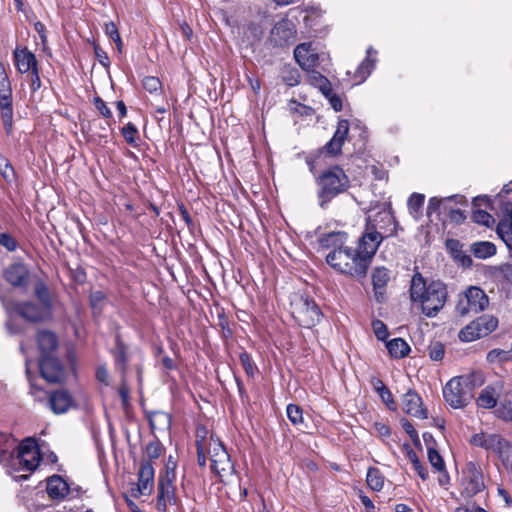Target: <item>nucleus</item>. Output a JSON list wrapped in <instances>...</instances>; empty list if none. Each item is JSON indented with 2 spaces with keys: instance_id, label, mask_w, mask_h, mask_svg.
I'll return each instance as SVG.
<instances>
[{
  "instance_id": "45",
  "label": "nucleus",
  "mask_w": 512,
  "mask_h": 512,
  "mask_svg": "<svg viewBox=\"0 0 512 512\" xmlns=\"http://www.w3.org/2000/svg\"><path fill=\"white\" fill-rule=\"evenodd\" d=\"M89 300L93 312L95 314L101 313L106 302L105 294L102 291H94L90 294Z\"/></svg>"
},
{
  "instance_id": "9",
  "label": "nucleus",
  "mask_w": 512,
  "mask_h": 512,
  "mask_svg": "<svg viewBox=\"0 0 512 512\" xmlns=\"http://www.w3.org/2000/svg\"><path fill=\"white\" fill-rule=\"evenodd\" d=\"M153 483L154 467L151 461H142L138 472V483L131 488V495L135 498L141 495H149L152 492Z\"/></svg>"
},
{
  "instance_id": "48",
  "label": "nucleus",
  "mask_w": 512,
  "mask_h": 512,
  "mask_svg": "<svg viewBox=\"0 0 512 512\" xmlns=\"http://www.w3.org/2000/svg\"><path fill=\"white\" fill-rule=\"evenodd\" d=\"M0 174L7 182H12L15 179V172L11 163L3 156H0Z\"/></svg>"
},
{
  "instance_id": "36",
  "label": "nucleus",
  "mask_w": 512,
  "mask_h": 512,
  "mask_svg": "<svg viewBox=\"0 0 512 512\" xmlns=\"http://www.w3.org/2000/svg\"><path fill=\"white\" fill-rule=\"evenodd\" d=\"M366 481L374 491H380L384 486V476L379 469L370 467L367 471Z\"/></svg>"
},
{
  "instance_id": "54",
  "label": "nucleus",
  "mask_w": 512,
  "mask_h": 512,
  "mask_svg": "<svg viewBox=\"0 0 512 512\" xmlns=\"http://www.w3.org/2000/svg\"><path fill=\"white\" fill-rule=\"evenodd\" d=\"M429 356L433 361H440L445 354L444 345L440 342H434L428 347Z\"/></svg>"
},
{
  "instance_id": "25",
  "label": "nucleus",
  "mask_w": 512,
  "mask_h": 512,
  "mask_svg": "<svg viewBox=\"0 0 512 512\" xmlns=\"http://www.w3.org/2000/svg\"><path fill=\"white\" fill-rule=\"evenodd\" d=\"M376 53L377 52L372 47H369L367 49L366 58L360 63L354 74V77L357 80V84L364 82L373 71L376 63V58L372 57V55H376Z\"/></svg>"
},
{
  "instance_id": "14",
  "label": "nucleus",
  "mask_w": 512,
  "mask_h": 512,
  "mask_svg": "<svg viewBox=\"0 0 512 512\" xmlns=\"http://www.w3.org/2000/svg\"><path fill=\"white\" fill-rule=\"evenodd\" d=\"M484 489V481L481 470L476 464L470 462L465 471V493L472 497Z\"/></svg>"
},
{
  "instance_id": "61",
  "label": "nucleus",
  "mask_w": 512,
  "mask_h": 512,
  "mask_svg": "<svg viewBox=\"0 0 512 512\" xmlns=\"http://www.w3.org/2000/svg\"><path fill=\"white\" fill-rule=\"evenodd\" d=\"M94 54L98 62L105 68L109 67L110 60L107 53L98 45L94 44Z\"/></svg>"
},
{
  "instance_id": "56",
  "label": "nucleus",
  "mask_w": 512,
  "mask_h": 512,
  "mask_svg": "<svg viewBox=\"0 0 512 512\" xmlns=\"http://www.w3.org/2000/svg\"><path fill=\"white\" fill-rule=\"evenodd\" d=\"M283 81L288 85V86H296L299 84L300 82V74H299V71L297 69H289V70H286L284 72V75H283Z\"/></svg>"
},
{
  "instance_id": "29",
  "label": "nucleus",
  "mask_w": 512,
  "mask_h": 512,
  "mask_svg": "<svg viewBox=\"0 0 512 512\" xmlns=\"http://www.w3.org/2000/svg\"><path fill=\"white\" fill-rule=\"evenodd\" d=\"M386 348L389 354L397 359L406 357L410 352V346L402 338H394L386 342Z\"/></svg>"
},
{
  "instance_id": "46",
  "label": "nucleus",
  "mask_w": 512,
  "mask_h": 512,
  "mask_svg": "<svg viewBox=\"0 0 512 512\" xmlns=\"http://www.w3.org/2000/svg\"><path fill=\"white\" fill-rule=\"evenodd\" d=\"M286 414L289 421L293 425H300L303 423V412L302 409L295 404H289L286 408Z\"/></svg>"
},
{
  "instance_id": "4",
  "label": "nucleus",
  "mask_w": 512,
  "mask_h": 512,
  "mask_svg": "<svg viewBox=\"0 0 512 512\" xmlns=\"http://www.w3.org/2000/svg\"><path fill=\"white\" fill-rule=\"evenodd\" d=\"M317 185L319 187L317 192L319 206L325 209L332 199L349 188L350 181L343 169L336 166L324 171L318 177Z\"/></svg>"
},
{
  "instance_id": "20",
  "label": "nucleus",
  "mask_w": 512,
  "mask_h": 512,
  "mask_svg": "<svg viewBox=\"0 0 512 512\" xmlns=\"http://www.w3.org/2000/svg\"><path fill=\"white\" fill-rule=\"evenodd\" d=\"M73 403L71 395L64 389L52 392L48 400L49 407L55 414L66 413Z\"/></svg>"
},
{
  "instance_id": "12",
  "label": "nucleus",
  "mask_w": 512,
  "mask_h": 512,
  "mask_svg": "<svg viewBox=\"0 0 512 512\" xmlns=\"http://www.w3.org/2000/svg\"><path fill=\"white\" fill-rule=\"evenodd\" d=\"M41 376L50 383L60 382L64 377V369L60 361L53 355H45L39 361Z\"/></svg>"
},
{
  "instance_id": "21",
  "label": "nucleus",
  "mask_w": 512,
  "mask_h": 512,
  "mask_svg": "<svg viewBox=\"0 0 512 512\" xmlns=\"http://www.w3.org/2000/svg\"><path fill=\"white\" fill-rule=\"evenodd\" d=\"M46 490L49 497L54 500H62L73 491L68 483L59 475H53L48 478Z\"/></svg>"
},
{
  "instance_id": "24",
  "label": "nucleus",
  "mask_w": 512,
  "mask_h": 512,
  "mask_svg": "<svg viewBox=\"0 0 512 512\" xmlns=\"http://www.w3.org/2000/svg\"><path fill=\"white\" fill-rule=\"evenodd\" d=\"M37 343L41 357H45V355H53V352L58 347V339L56 335L49 330H40L38 332Z\"/></svg>"
},
{
  "instance_id": "52",
  "label": "nucleus",
  "mask_w": 512,
  "mask_h": 512,
  "mask_svg": "<svg viewBox=\"0 0 512 512\" xmlns=\"http://www.w3.org/2000/svg\"><path fill=\"white\" fill-rule=\"evenodd\" d=\"M162 451L163 445L158 440L152 441L146 446V455L150 460L158 459Z\"/></svg>"
},
{
  "instance_id": "1",
  "label": "nucleus",
  "mask_w": 512,
  "mask_h": 512,
  "mask_svg": "<svg viewBox=\"0 0 512 512\" xmlns=\"http://www.w3.org/2000/svg\"><path fill=\"white\" fill-rule=\"evenodd\" d=\"M346 241L347 234L344 232H332L321 237V247L330 249L326 262L335 271L362 280L368 271L366 262L355 248L345 245Z\"/></svg>"
},
{
  "instance_id": "62",
  "label": "nucleus",
  "mask_w": 512,
  "mask_h": 512,
  "mask_svg": "<svg viewBox=\"0 0 512 512\" xmlns=\"http://www.w3.org/2000/svg\"><path fill=\"white\" fill-rule=\"evenodd\" d=\"M126 361L127 358L124 346L122 344H118L115 352V363L120 369L124 370Z\"/></svg>"
},
{
  "instance_id": "37",
  "label": "nucleus",
  "mask_w": 512,
  "mask_h": 512,
  "mask_svg": "<svg viewBox=\"0 0 512 512\" xmlns=\"http://www.w3.org/2000/svg\"><path fill=\"white\" fill-rule=\"evenodd\" d=\"M35 296L39 300L40 304L46 308V310H51V297L50 292L48 290L47 285L39 280L35 284Z\"/></svg>"
},
{
  "instance_id": "8",
  "label": "nucleus",
  "mask_w": 512,
  "mask_h": 512,
  "mask_svg": "<svg viewBox=\"0 0 512 512\" xmlns=\"http://www.w3.org/2000/svg\"><path fill=\"white\" fill-rule=\"evenodd\" d=\"M464 203V197L461 195H452L448 197H431L428 201L426 208V214L430 218L432 215H436L440 219L441 215L446 218L450 214V211L457 205Z\"/></svg>"
},
{
  "instance_id": "18",
  "label": "nucleus",
  "mask_w": 512,
  "mask_h": 512,
  "mask_svg": "<svg viewBox=\"0 0 512 512\" xmlns=\"http://www.w3.org/2000/svg\"><path fill=\"white\" fill-rule=\"evenodd\" d=\"M349 132V122L347 120H340L337 129L331 140L325 145V150L330 155H337L341 152L342 146L347 138Z\"/></svg>"
},
{
  "instance_id": "23",
  "label": "nucleus",
  "mask_w": 512,
  "mask_h": 512,
  "mask_svg": "<svg viewBox=\"0 0 512 512\" xmlns=\"http://www.w3.org/2000/svg\"><path fill=\"white\" fill-rule=\"evenodd\" d=\"M501 389L502 384L500 382L486 386L476 399L477 406L483 409L494 408L497 405Z\"/></svg>"
},
{
  "instance_id": "31",
  "label": "nucleus",
  "mask_w": 512,
  "mask_h": 512,
  "mask_svg": "<svg viewBox=\"0 0 512 512\" xmlns=\"http://www.w3.org/2000/svg\"><path fill=\"white\" fill-rule=\"evenodd\" d=\"M308 81L311 85L319 88L325 97H329L331 94V83L321 73L311 70L308 74Z\"/></svg>"
},
{
  "instance_id": "57",
  "label": "nucleus",
  "mask_w": 512,
  "mask_h": 512,
  "mask_svg": "<svg viewBox=\"0 0 512 512\" xmlns=\"http://www.w3.org/2000/svg\"><path fill=\"white\" fill-rule=\"evenodd\" d=\"M375 336L380 341H385L388 337V329L381 320H375L372 323Z\"/></svg>"
},
{
  "instance_id": "49",
  "label": "nucleus",
  "mask_w": 512,
  "mask_h": 512,
  "mask_svg": "<svg viewBox=\"0 0 512 512\" xmlns=\"http://www.w3.org/2000/svg\"><path fill=\"white\" fill-rule=\"evenodd\" d=\"M104 30H105V34L116 43L118 50L121 51L122 40H121V37H120V34H119L116 24L114 22L110 21L105 24Z\"/></svg>"
},
{
  "instance_id": "10",
  "label": "nucleus",
  "mask_w": 512,
  "mask_h": 512,
  "mask_svg": "<svg viewBox=\"0 0 512 512\" xmlns=\"http://www.w3.org/2000/svg\"><path fill=\"white\" fill-rule=\"evenodd\" d=\"M383 237L378 231H367L358 241L355 250L365 260L367 268H369L372 258L375 255Z\"/></svg>"
},
{
  "instance_id": "26",
  "label": "nucleus",
  "mask_w": 512,
  "mask_h": 512,
  "mask_svg": "<svg viewBox=\"0 0 512 512\" xmlns=\"http://www.w3.org/2000/svg\"><path fill=\"white\" fill-rule=\"evenodd\" d=\"M293 37V30L288 21L277 22L271 30V38L277 45H283Z\"/></svg>"
},
{
  "instance_id": "53",
  "label": "nucleus",
  "mask_w": 512,
  "mask_h": 512,
  "mask_svg": "<svg viewBox=\"0 0 512 512\" xmlns=\"http://www.w3.org/2000/svg\"><path fill=\"white\" fill-rule=\"evenodd\" d=\"M122 135L128 144L134 145L136 140L135 137L138 133L137 127L129 122L122 128Z\"/></svg>"
},
{
  "instance_id": "60",
  "label": "nucleus",
  "mask_w": 512,
  "mask_h": 512,
  "mask_svg": "<svg viewBox=\"0 0 512 512\" xmlns=\"http://www.w3.org/2000/svg\"><path fill=\"white\" fill-rule=\"evenodd\" d=\"M94 106L104 118L110 119L112 117V112L110 108L107 106L105 101L100 97L94 98Z\"/></svg>"
},
{
  "instance_id": "34",
  "label": "nucleus",
  "mask_w": 512,
  "mask_h": 512,
  "mask_svg": "<svg viewBox=\"0 0 512 512\" xmlns=\"http://www.w3.org/2000/svg\"><path fill=\"white\" fill-rule=\"evenodd\" d=\"M508 448V442L499 434H488L486 446L484 449L495 452L497 454L503 453Z\"/></svg>"
},
{
  "instance_id": "17",
  "label": "nucleus",
  "mask_w": 512,
  "mask_h": 512,
  "mask_svg": "<svg viewBox=\"0 0 512 512\" xmlns=\"http://www.w3.org/2000/svg\"><path fill=\"white\" fill-rule=\"evenodd\" d=\"M15 66L19 73L24 74L38 68L35 55L25 48H16L13 52Z\"/></svg>"
},
{
  "instance_id": "35",
  "label": "nucleus",
  "mask_w": 512,
  "mask_h": 512,
  "mask_svg": "<svg viewBox=\"0 0 512 512\" xmlns=\"http://www.w3.org/2000/svg\"><path fill=\"white\" fill-rule=\"evenodd\" d=\"M482 337L493 332L498 326V320L494 316L484 315L475 320Z\"/></svg>"
},
{
  "instance_id": "15",
  "label": "nucleus",
  "mask_w": 512,
  "mask_h": 512,
  "mask_svg": "<svg viewBox=\"0 0 512 512\" xmlns=\"http://www.w3.org/2000/svg\"><path fill=\"white\" fill-rule=\"evenodd\" d=\"M294 57L297 63L305 70L316 66L318 54L312 49L311 43H301L294 49Z\"/></svg>"
},
{
  "instance_id": "58",
  "label": "nucleus",
  "mask_w": 512,
  "mask_h": 512,
  "mask_svg": "<svg viewBox=\"0 0 512 512\" xmlns=\"http://www.w3.org/2000/svg\"><path fill=\"white\" fill-rule=\"evenodd\" d=\"M32 451H39L37 443L31 438H26L18 446V454H27Z\"/></svg>"
},
{
  "instance_id": "22",
  "label": "nucleus",
  "mask_w": 512,
  "mask_h": 512,
  "mask_svg": "<svg viewBox=\"0 0 512 512\" xmlns=\"http://www.w3.org/2000/svg\"><path fill=\"white\" fill-rule=\"evenodd\" d=\"M16 312L24 319L31 322L42 321L50 312L42 305L38 306L32 302H25L16 306Z\"/></svg>"
},
{
  "instance_id": "30",
  "label": "nucleus",
  "mask_w": 512,
  "mask_h": 512,
  "mask_svg": "<svg viewBox=\"0 0 512 512\" xmlns=\"http://www.w3.org/2000/svg\"><path fill=\"white\" fill-rule=\"evenodd\" d=\"M425 196L420 193H413L410 195L407 201L409 214L414 220H419L423 215Z\"/></svg>"
},
{
  "instance_id": "41",
  "label": "nucleus",
  "mask_w": 512,
  "mask_h": 512,
  "mask_svg": "<svg viewBox=\"0 0 512 512\" xmlns=\"http://www.w3.org/2000/svg\"><path fill=\"white\" fill-rule=\"evenodd\" d=\"M12 97V88L4 64L0 61V98Z\"/></svg>"
},
{
  "instance_id": "28",
  "label": "nucleus",
  "mask_w": 512,
  "mask_h": 512,
  "mask_svg": "<svg viewBox=\"0 0 512 512\" xmlns=\"http://www.w3.org/2000/svg\"><path fill=\"white\" fill-rule=\"evenodd\" d=\"M495 201L503 212L509 216L508 219H512V182L504 185L496 196Z\"/></svg>"
},
{
  "instance_id": "42",
  "label": "nucleus",
  "mask_w": 512,
  "mask_h": 512,
  "mask_svg": "<svg viewBox=\"0 0 512 512\" xmlns=\"http://www.w3.org/2000/svg\"><path fill=\"white\" fill-rule=\"evenodd\" d=\"M0 247L7 252H14L18 248V241L12 233L2 231L0 232Z\"/></svg>"
},
{
  "instance_id": "6",
  "label": "nucleus",
  "mask_w": 512,
  "mask_h": 512,
  "mask_svg": "<svg viewBox=\"0 0 512 512\" xmlns=\"http://www.w3.org/2000/svg\"><path fill=\"white\" fill-rule=\"evenodd\" d=\"M208 454L211 460V470L220 481L228 484L236 478L235 468L231 462L230 455L219 439L210 437L208 440Z\"/></svg>"
},
{
  "instance_id": "16",
  "label": "nucleus",
  "mask_w": 512,
  "mask_h": 512,
  "mask_svg": "<svg viewBox=\"0 0 512 512\" xmlns=\"http://www.w3.org/2000/svg\"><path fill=\"white\" fill-rule=\"evenodd\" d=\"M390 280V271L385 267H377L372 273L374 297L378 303L386 300L385 288Z\"/></svg>"
},
{
  "instance_id": "47",
  "label": "nucleus",
  "mask_w": 512,
  "mask_h": 512,
  "mask_svg": "<svg viewBox=\"0 0 512 512\" xmlns=\"http://www.w3.org/2000/svg\"><path fill=\"white\" fill-rule=\"evenodd\" d=\"M201 439L196 440L197 446V461L198 465L204 467L206 465V453H208V440L201 436Z\"/></svg>"
},
{
  "instance_id": "64",
  "label": "nucleus",
  "mask_w": 512,
  "mask_h": 512,
  "mask_svg": "<svg viewBox=\"0 0 512 512\" xmlns=\"http://www.w3.org/2000/svg\"><path fill=\"white\" fill-rule=\"evenodd\" d=\"M447 219L454 223H461L465 220V215L459 207L455 206L453 210L450 211Z\"/></svg>"
},
{
  "instance_id": "43",
  "label": "nucleus",
  "mask_w": 512,
  "mask_h": 512,
  "mask_svg": "<svg viewBox=\"0 0 512 512\" xmlns=\"http://www.w3.org/2000/svg\"><path fill=\"white\" fill-rule=\"evenodd\" d=\"M427 455H428V460H429L431 466L437 472H444V470L446 469L445 463H444L442 456L439 454V452L435 448L429 447L428 451H427Z\"/></svg>"
},
{
  "instance_id": "44",
  "label": "nucleus",
  "mask_w": 512,
  "mask_h": 512,
  "mask_svg": "<svg viewBox=\"0 0 512 512\" xmlns=\"http://www.w3.org/2000/svg\"><path fill=\"white\" fill-rule=\"evenodd\" d=\"M501 418L512 421V393H507L498 409Z\"/></svg>"
},
{
  "instance_id": "50",
  "label": "nucleus",
  "mask_w": 512,
  "mask_h": 512,
  "mask_svg": "<svg viewBox=\"0 0 512 512\" xmlns=\"http://www.w3.org/2000/svg\"><path fill=\"white\" fill-rule=\"evenodd\" d=\"M142 85L143 88L151 94L160 92L162 89L161 81L159 80V78L154 76L145 77L142 81Z\"/></svg>"
},
{
  "instance_id": "39",
  "label": "nucleus",
  "mask_w": 512,
  "mask_h": 512,
  "mask_svg": "<svg viewBox=\"0 0 512 512\" xmlns=\"http://www.w3.org/2000/svg\"><path fill=\"white\" fill-rule=\"evenodd\" d=\"M481 337H482L481 332H480L475 320L472 321L470 324L466 325L459 332V339L463 342H472Z\"/></svg>"
},
{
  "instance_id": "59",
  "label": "nucleus",
  "mask_w": 512,
  "mask_h": 512,
  "mask_svg": "<svg viewBox=\"0 0 512 512\" xmlns=\"http://www.w3.org/2000/svg\"><path fill=\"white\" fill-rule=\"evenodd\" d=\"M240 362L247 375L253 376L255 371V365L252 361L251 356L246 352L241 353Z\"/></svg>"
},
{
  "instance_id": "63",
  "label": "nucleus",
  "mask_w": 512,
  "mask_h": 512,
  "mask_svg": "<svg viewBox=\"0 0 512 512\" xmlns=\"http://www.w3.org/2000/svg\"><path fill=\"white\" fill-rule=\"evenodd\" d=\"M42 82L40 79L38 68L31 71L30 75V88L32 93L38 91L41 88Z\"/></svg>"
},
{
  "instance_id": "7",
  "label": "nucleus",
  "mask_w": 512,
  "mask_h": 512,
  "mask_svg": "<svg viewBox=\"0 0 512 512\" xmlns=\"http://www.w3.org/2000/svg\"><path fill=\"white\" fill-rule=\"evenodd\" d=\"M488 304L486 293L477 286H470L460 296L456 310L461 316L475 315L484 311Z\"/></svg>"
},
{
  "instance_id": "3",
  "label": "nucleus",
  "mask_w": 512,
  "mask_h": 512,
  "mask_svg": "<svg viewBox=\"0 0 512 512\" xmlns=\"http://www.w3.org/2000/svg\"><path fill=\"white\" fill-rule=\"evenodd\" d=\"M484 383L481 372L455 377L443 388L445 401L454 409L463 408L474 398V390Z\"/></svg>"
},
{
  "instance_id": "51",
  "label": "nucleus",
  "mask_w": 512,
  "mask_h": 512,
  "mask_svg": "<svg viewBox=\"0 0 512 512\" xmlns=\"http://www.w3.org/2000/svg\"><path fill=\"white\" fill-rule=\"evenodd\" d=\"M472 219L475 223L482 224L487 227H490L494 223L492 215L480 209L473 212Z\"/></svg>"
},
{
  "instance_id": "2",
  "label": "nucleus",
  "mask_w": 512,
  "mask_h": 512,
  "mask_svg": "<svg viewBox=\"0 0 512 512\" xmlns=\"http://www.w3.org/2000/svg\"><path fill=\"white\" fill-rule=\"evenodd\" d=\"M410 298L412 302L421 303L423 314L434 317L446 302V285L441 281H432L427 285L421 273L417 272L411 279Z\"/></svg>"
},
{
  "instance_id": "33",
  "label": "nucleus",
  "mask_w": 512,
  "mask_h": 512,
  "mask_svg": "<svg viewBox=\"0 0 512 512\" xmlns=\"http://www.w3.org/2000/svg\"><path fill=\"white\" fill-rule=\"evenodd\" d=\"M471 251L476 258L486 259L496 253V247L491 242L482 241L472 244Z\"/></svg>"
},
{
  "instance_id": "32",
  "label": "nucleus",
  "mask_w": 512,
  "mask_h": 512,
  "mask_svg": "<svg viewBox=\"0 0 512 512\" xmlns=\"http://www.w3.org/2000/svg\"><path fill=\"white\" fill-rule=\"evenodd\" d=\"M17 460L23 470L34 471L40 463V453L39 451H32L27 454H18Z\"/></svg>"
},
{
  "instance_id": "5",
  "label": "nucleus",
  "mask_w": 512,
  "mask_h": 512,
  "mask_svg": "<svg viewBox=\"0 0 512 512\" xmlns=\"http://www.w3.org/2000/svg\"><path fill=\"white\" fill-rule=\"evenodd\" d=\"M290 305L292 317L304 328L314 327L322 318L319 306L306 294L294 293Z\"/></svg>"
},
{
  "instance_id": "11",
  "label": "nucleus",
  "mask_w": 512,
  "mask_h": 512,
  "mask_svg": "<svg viewBox=\"0 0 512 512\" xmlns=\"http://www.w3.org/2000/svg\"><path fill=\"white\" fill-rule=\"evenodd\" d=\"M3 277L13 287L27 288L30 281V271L23 262L17 261L3 270Z\"/></svg>"
},
{
  "instance_id": "38",
  "label": "nucleus",
  "mask_w": 512,
  "mask_h": 512,
  "mask_svg": "<svg viewBox=\"0 0 512 512\" xmlns=\"http://www.w3.org/2000/svg\"><path fill=\"white\" fill-rule=\"evenodd\" d=\"M14 442V439L9 434L0 432V462H5L9 459Z\"/></svg>"
},
{
  "instance_id": "40",
  "label": "nucleus",
  "mask_w": 512,
  "mask_h": 512,
  "mask_svg": "<svg viewBox=\"0 0 512 512\" xmlns=\"http://www.w3.org/2000/svg\"><path fill=\"white\" fill-rule=\"evenodd\" d=\"M486 360L491 364L512 361V354L509 350L492 349L486 355Z\"/></svg>"
},
{
  "instance_id": "19",
  "label": "nucleus",
  "mask_w": 512,
  "mask_h": 512,
  "mask_svg": "<svg viewBox=\"0 0 512 512\" xmlns=\"http://www.w3.org/2000/svg\"><path fill=\"white\" fill-rule=\"evenodd\" d=\"M402 403L407 414L420 419L427 418V410L422 407V399L416 392L409 390L405 393Z\"/></svg>"
},
{
  "instance_id": "27",
  "label": "nucleus",
  "mask_w": 512,
  "mask_h": 512,
  "mask_svg": "<svg viewBox=\"0 0 512 512\" xmlns=\"http://www.w3.org/2000/svg\"><path fill=\"white\" fill-rule=\"evenodd\" d=\"M0 112L1 119L3 122L4 129L7 134L12 132L13 128V105H12V97L8 98H0Z\"/></svg>"
},
{
  "instance_id": "55",
  "label": "nucleus",
  "mask_w": 512,
  "mask_h": 512,
  "mask_svg": "<svg viewBox=\"0 0 512 512\" xmlns=\"http://www.w3.org/2000/svg\"><path fill=\"white\" fill-rule=\"evenodd\" d=\"M176 466H177L176 461L173 459L172 456H169L167 463H166L165 473L163 475L159 476V480H175L176 479V473H175Z\"/></svg>"
},
{
  "instance_id": "13",
  "label": "nucleus",
  "mask_w": 512,
  "mask_h": 512,
  "mask_svg": "<svg viewBox=\"0 0 512 512\" xmlns=\"http://www.w3.org/2000/svg\"><path fill=\"white\" fill-rule=\"evenodd\" d=\"M175 480H159L156 507L160 512H165L168 505H176L178 498L175 493Z\"/></svg>"
}]
</instances>
